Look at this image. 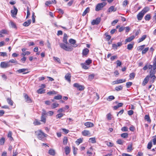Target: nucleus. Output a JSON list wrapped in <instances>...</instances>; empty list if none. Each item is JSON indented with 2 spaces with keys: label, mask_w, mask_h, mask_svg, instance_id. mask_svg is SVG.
I'll list each match as a JSON object with an SVG mask.
<instances>
[{
  "label": "nucleus",
  "mask_w": 156,
  "mask_h": 156,
  "mask_svg": "<svg viewBox=\"0 0 156 156\" xmlns=\"http://www.w3.org/2000/svg\"><path fill=\"white\" fill-rule=\"evenodd\" d=\"M155 71H151L150 72V75H148L149 78H150L151 79L150 81V83H153L156 80V77L154 75L155 73Z\"/></svg>",
  "instance_id": "1"
},
{
  "label": "nucleus",
  "mask_w": 156,
  "mask_h": 156,
  "mask_svg": "<svg viewBox=\"0 0 156 156\" xmlns=\"http://www.w3.org/2000/svg\"><path fill=\"white\" fill-rule=\"evenodd\" d=\"M59 45L62 48L66 51H71L73 49L72 47L71 46H67L64 43H60Z\"/></svg>",
  "instance_id": "2"
},
{
  "label": "nucleus",
  "mask_w": 156,
  "mask_h": 156,
  "mask_svg": "<svg viewBox=\"0 0 156 156\" xmlns=\"http://www.w3.org/2000/svg\"><path fill=\"white\" fill-rule=\"evenodd\" d=\"M36 133H37V134L38 139L41 140H42L45 137H46L47 135L45 134L41 130H38L35 132Z\"/></svg>",
  "instance_id": "3"
},
{
  "label": "nucleus",
  "mask_w": 156,
  "mask_h": 156,
  "mask_svg": "<svg viewBox=\"0 0 156 156\" xmlns=\"http://www.w3.org/2000/svg\"><path fill=\"white\" fill-rule=\"evenodd\" d=\"M106 3L105 2L98 4L95 7V11H98L101 10L106 5Z\"/></svg>",
  "instance_id": "4"
},
{
  "label": "nucleus",
  "mask_w": 156,
  "mask_h": 156,
  "mask_svg": "<svg viewBox=\"0 0 156 156\" xmlns=\"http://www.w3.org/2000/svg\"><path fill=\"white\" fill-rule=\"evenodd\" d=\"M47 113L44 109H42V112L41 113V117L40 121L45 123L46 121V118L47 117Z\"/></svg>",
  "instance_id": "5"
},
{
  "label": "nucleus",
  "mask_w": 156,
  "mask_h": 156,
  "mask_svg": "<svg viewBox=\"0 0 156 156\" xmlns=\"http://www.w3.org/2000/svg\"><path fill=\"white\" fill-rule=\"evenodd\" d=\"M16 72L19 73H22L23 74H24L29 73V72L27 69L23 68L19 69L16 71Z\"/></svg>",
  "instance_id": "6"
},
{
  "label": "nucleus",
  "mask_w": 156,
  "mask_h": 156,
  "mask_svg": "<svg viewBox=\"0 0 156 156\" xmlns=\"http://www.w3.org/2000/svg\"><path fill=\"white\" fill-rule=\"evenodd\" d=\"M12 66L9 62H2L0 64V66L1 68H6Z\"/></svg>",
  "instance_id": "7"
},
{
  "label": "nucleus",
  "mask_w": 156,
  "mask_h": 156,
  "mask_svg": "<svg viewBox=\"0 0 156 156\" xmlns=\"http://www.w3.org/2000/svg\"><path fill=\"white\" fill-rule=\"evenodd\" d=\"M101 20L100 18L98 17L95 20H93L91 22V24L93 25H98L99 24Z\"/></svg>",
  "instance_id": "8"
},
{
  "label": "nucleus",
  "mask_w": 156,
  "mask_h": 156,
  "mask_svg": "<svg viewBox=\"0 0 156 156\" xmlns=\"http://www.w3.org/2000/svg\"><path fill=\"white\" fill-rule=\"evenodd\" d=\"M18 12V10L15 7V6H13V9L11 11V12L12 14V16L13 17H15L16 15Z\"/></svg>",
  "instance_id": "9"
},
{
  "label": "nucleus",
  "mask_w": 156,
  "mask_h": 156,
  "mask_svg": "<svg viewBox=\"0 0 156 156\" xmlns=\"http://www.w3.org/2000/svg\"><path fill=\"white\" fill-rule=\"evenodd\" d=\"M69 42L73 47H77V45L75 44L76 41L75 40L73 39H70L69 40Z\"/></svg>",
  "instance_id": "10"
},
{
  "label": "nucleus",
  "mask_w": 156,
  "mask_h": 156,
  "mask_svg": "<svg viewBox=\"0 0 156 156\" xmlns=\"http://www.w3.org/2000/svg\"><path fill=\"white\" fill-rule=\"evenodd\" d=\"M71 74L69 73H67L65 76V78L66 80L69 83L71 82Z\"/></svg>",
  "instance_id": "11"
},
{
  "label": "nucleus",
  "mask_w": 156,
  "mask_h": 156,
  "mask_svg": "<svg viewBox=\"0 0 156 156\" xmlns=\"http://www.w3.org/2000/svg\"><path fill=\"white\" fill-rule=\"evenodd\" d=\"M89 52V50L87 48H85L82 51V55L83 57H86Z\"/></svg>",
  "instance_id": "12"
},
{
  "label": "nucleus",
  "mask_w": 156,
  "mask_h": 156,
  "mask_svg": "<svg viewBox=\"0 0 156 156\" xmlns=\"http://www.w3.org/2000/svg\"><path fill=\"white\" fill-rule=\"evenodd\" d=\"M144 15V14L143 13H142L141 11L140 12L137 16L138 20H141L142 19Z\"/></svg>",
  "instance_id": "13"
},
{
  "label": "nucleus",
  "mask_w": 156,
  "mask_h": 156,
  "mask_svg": "<svg viewBox=\"0 0 156 156\" xmlns=\"http://www.w3.org/2000/svg\"><path fill=\"white\" fill-rule=\"evenodd\" d=\"M85 126L87 127H92L94 126V124L90 122H86L84 123Z\"/></svg>",
  "instance_id": "14"
},
{
  "label": "nucleus",
  "mask_w": 156,
  "mask_h": 156,
  "mask_svg": "<svg viewBox=\"0 0 156 156\" xmlns=\"http://www.w3.org/2000/svg\"><path fill=\"white\" fill-rule=\"evenodd\" d=\"M135 37V36L134 35H132L130 37H128L125 40L126 43L130 42L133 40Z\"/></svg>",
  "instance_id": "15"
},
{
  "label": "nucleus",
  "mask_w": 156,
  "mask_h": 156,
  "mask_svg": "<svg viewBox=\"0 0 156 156\" xmlns=\"http://www.w3.org/2000/svg\"><path fill=\"white\" fill-rule=\"evenodd\" d=\"M24 97L26 100V101L27 103H31L32 102L31 100L27 94H25Z\"/></svg>",
  "instance_id": "16"
},
{
  "label": "nucleus",
  "mask_w": 156,
  "mask_h": 156,
  "mask_svg": "<svg viewBox=\"0 0 156 156\" xmlns=\"http://www.w3.org/2000/svg\"><path fill=\"white\" fill-rule=\"evenodd\" d=\"M149 80V76H147L144 79L143 83L142 85L143 86L145 85L148 82V81Z\"/></svg>",
  "instance_id": "17"
},
{
  "label": "nucleus",
  "mask_w": 156,
  "mask_h": 156,
  "mask_svg": "<svg viewBox=\"0 0 156 156\" xmlns=\"http://www.w3.org/2000/svg\"><path fill=\"white\" fill-rule=\"evenodd\" d=\"M31 20H29L25 22L23 24V25L24 27H27L29 26L31 23Z\"/></svg>",
  "instance_id": "18"
},
{
  "label": "nucleus",
  "mask_w": 156,
  "mask_h": 156,
  "mask_svg": "<svg viewBox=\"0 0 156 156\" xmlns=\"http://www.w3.org/2000/svg\"><path fill=\"white\" fill-rule=\"evenodd\" d=\"M80 65L82 67L85 69H89V66L85 63H82L80 64Z\"/></svg>",
  "instance_id": "19"
},
{
  "label": "nucleus",
  "mask_w": 156,
  "mask_h": 156,
  "mask_svg": "<svg viewBox=\"0 0 156 156\" xmlns=\"http://www.w3.org/2000/svg\"><path fill=\"white\" fill-rule=\"evenodd\" d=\"M82 134L83 136H86L90 135V133L89 131L84 130L82 131Z\"/></svg>",
  "instance_id": "20"
},
{
  "label": "nucleus",
  "mask_w": 156,
  "mask_h": 156,
  "mask_svg": "<svg viewBox=\"0 0 156 156\" xmlns=\"http://www.w3.org/2000/svg\"><path fill=\"white\" fill-rule=\"evenodd\" d=\"M67 38L68 37L67 34L65 33L64 34L63 41L64 43L67 44H68V42L67 41Z\"/></svg>",
  "instance_id": "21"
},
{
  "label": "nucleus",
  "mask_w": 156,
  "mask_h": 156,
  "mask_svg": "<svg viewBox=\"0 0 156 156\" xmlns=\"http://www.w3.org/2000/svg\"><path fill=\"white\" fill-rule=\"evenodd\" d=\"M149 10V8L147 7H145L141 11V12L143 13L144 15L146 12H147Z\"/></svg>",
  "instance_id": "22"
},
{
  "label": "nucleus",
  "mask_w": 156,
  "mask_h": 156,
  "mask_svg": "<svg viewBox=\"0 0 156 156\" xmlns=\"http://www.w3.org/2000/svg\"><path fill=\"white\" fill-rule=\"evenodd\" d=\"M133 144H129L127 148V152H130L133 150V149L132 148Z\"/></svg>",
  "instance_id": "23"
},
{
  "label": "nucleus",
  "mask_w": 156,
  "mask_h": 156,
  "mask_svg": "<svg viewBox=\"0 0 156 156\" xmlns=\"http://www.w3.org/2000/svg\"><path fill=\"white\" fill-rule=\"evenodd\" d=\"M116 11V9H115L114 6H110L108 9V11L110 12L112 11L115 12Z\"/></svg>",
  "instance_id": "24"
},
{
  "label": "nucleus",
  "mask_w": 156,
  "mask_h": 156,
  "mask_svg": "<svg viewBox=\"0 0 156 156\" xmlns=\"http://www.w3.org/2000/svg\"><path fill=\"white\" fill-rule=\"evenodd\" d=\"M147 37L146 35H143L141 37L139 38L138 40V43H140L142 41H143Z\"/></svg>",
  "instance_id": "25"
},
{
  "label": "nucleus",
  "mask_w": 156,
  "mask_h": 156,
  "mask_svg": "<svg viewBox=\"0 0 156 156\" xmlns=\"http://www.w3.org/2000/svg\"><path fill=\"white\" fill-rule=\"evenodd\" d=\"M65 152L66 155L68 154L70 152V149L68 146H66L65 148Z\"/></svg>",
  "instance_id": "26"
},
{
  "label": "nucleus",
  "mask_w": 156,
  "mask_h": 156,
  "mask_svg": "<svg viewBox=\"0 0 156 156\" xmlns=\"http://www.w3.org/2000/svg\"><path fill=\"white\" fill-rule=\"evenodd\" d=\"M85 88V87L84 85L79 84V91H83Z\"/></svg>",
  "instance_id": "27"
},
{
  "label": "nucleus",
  "mask_w": 156,
  "mask_h": 156,
  "mask_svg": "<svg viewBox=\"0 0 156 156\" xmlns=\"http://www.w3.org/2000/svg\"><path fill=\"white\" fill-rule=\"evenodd\" d=\"M48 154L50 155L54 156L55 154V151L52 149H50L48 151Z\"/></svg>",
  "instance_id": "28"
},
{
  "label": "nucleus",
  "mask_w": 156,
  "mask_h": 156,
  "mask_svg": "<svg viewBox=\"0 0 156 156\" xmlns=\"http://www.w3.org/2000/svg\"><path fill=\"white\" fill-rule=\"evenodd\" d=\"M123 88V86L122 85H120L115 87V89L117 91H119L122 90Z\"/></svg>",
  "instance_id": "29"
},
{
  "label": "nucleus",
  "mask_w": 156,
  "mask_h": 156,
  "mask_svg": "<svg viewBox=\"0 0 156 156\" xmlns=\"http://www.w3.org/2000/svg\"><path fill=\"white\" fill-rule=\"evenodd\" d=\"M89 11H90V8L89 7L87 8L86 9L84 10V12H83V13L82 14V16H84Z\"/></svg>",
  "instance_id": "30"
},
{
  "label": "nucleus",
  "mask_w": 156,
  "mask_h": 156,
  "mask_svg": "<svg viewBox=\"0 0 156 156\" xmlns=\"http://www.w3.org/2000/svg\"><path fill=\"white\" fill-rule=\"evenodd\" d=\"M133 44H128L127 45V49L129 50H131L133 48Z\"/></svg>",
  "instance_id": "31"
},
{
  "label": "nucleus",
  "mask_w": 156,
  "mask_h": 156,
  "mask_svg": "<svg viewBox=\"0 0 156 156\" xmlns=\"http://www.w3.org/2000/svg\"><path fill=\"white\" fill-rule=\"evenodd\" d=\"M8 62H9V63H15V64H17V62L16 60V59H11L10 60H9Z\"/></svg>",
  "instance_id": "32"
},
{
  "label": "nucleus",
  "mask_w": 156,
  "mask_h": 156,
  "mask_svg": "<svg viewBox=\"0 0 156 156\" xmlns=\"http://www.w3.org/2000/svg\"><path fill=\"white\" fill-rule=\"evenodd\" d=\"M115 98L113 96L111 95L108 96V97L107 98V100L108 101H111L114 99Z\"/></svg>",
  "instance_id": "33"
},
{
  "label": "nucleus",
  "mask_w": 156,
  "mask_h": 156,
  "mask_svg": "<svg viewBox=\"0 0 156 156\" xmlns=\"http://www.w3.org/2000/svg\"><path fill=\"white\" fill-rule=\"evenodd\" d=\"M7 101L8 103L11 105H12L13 102L9 98H8L7 99Z\"/></svg>",
  "instance_id": "34"
},
{
  "label": "nucleus",
  "mask_w": 156,
  "mask_h": 156,
  "mask_svg": "<svg viewBox=\"0 0 156 156\" xmlns=\"http://www.w3.org/2000/svg\"><path fill=\"white\" fill-rule=\"evenodd\" d=\"M124 142V141L120 139H118L116 141L117 143L120 145H122Z\"/></svg>",
  "instance_id": "35"
},
{
  "label": "nucleus",
  "mask_w": 156,
  "mask_h": 156,
  "mask_svg": "<svg viewBox=\"0 0 156 156\" xmlns=\"http://www.w3.org/2000/svg\"><path fill=\"white\" fill-rule=\"evenodd\" d=\"M151 18V16L150 14H147L144 17L145 20H146L147 21L149 20H150Z\"/></svg>",
  "instance_id": "36"
},
{
  "label": "nucleus",
  "mask_w": 156,
  "mask_h": 156,
  "mask_svg": "<svg viewBox=\"0 0 156 156\" xmlns=\"http://www.w3.org/2000/svg\"><path fill=\"white\" fill-rule=\"evenodd\" d=\"M34 125L36 126L40 125L41 123L39 121H38L37 119H35L34 122Z\"/></svg>",
  "instance_id": "37"
},
{
  "label": "nucleus",
  "mask_w": 156,
  "mask_h": 156,
  "mask_svg": "<svg viewBox=\"0 0 156 156\" xmlns=\"http://www.w3.org/2000/svg\"><path fill=\"white\" fill-rule=\"evenodd\" d=\"M128 133H123L121 134V136L124 138H126L128 136Z\"/></svg>",
  "instance_id": "38"
},
{
  "label": "nucleus",
  "mask_w": 156,
  "mask_h": 156,
  "mask_svg": "<svg viewBox=\"0 0 156 156\" xmlns=\"http://www.w3.org/2000/svg\"><path fill=\"white\" fill-rule=\"evenodd\" d=\"M30 54V52L29 51H27L26 52H24L23 53H22L21 55L22 56H25L26 55H29Z\"/></svg>",
  "instance_id": "39"
},
{
  "label": "nucleus",
  "mask_w": 156,
  "mask_h": 156,
  "mask_svg": "<svg viewBox=\"0 0 156 156\" xmlns=\"http://www.w3.org/2000/svg\"><path fill=\"white\" fill-rule=\"evenodd\" d=\"M89 142L92 143H96L95 138L93 137L90 138L89 140Z\"/></svg>",
  "instance_id": "40"
},
{
  "label": "nucleus",
  "mask_w": 156,
  "mask_h": 156,
  "mask_svg": "<svg viewBox=\"0 0 156 156\" xmlns=\"http://www.w3.org/2000/svg\"><path fill=\"white\" fill-rule=\"evenodd\" d=\"M62 98V96L58 94L57 96H55L54 97V99L56 100H60Z\"/></svg>",
  "instance_id": "41"
},
{
  "label": "nucleus",
  "mask_w": 156,
  "mask_h": 156,
  "mask_svg": "<svg viewBox=\"0 0 156 156\" xmlns=\"http://www.w3.org/2000/svg\"><path fill=\"white\" fill-rule=\"evenodd\" d=\"M144 119L145 120H146L148 122H151V120L148 115H146L145 116Z\"/></svg>",
  "instance_id": "42"
},
{
  "label": "nucleus",
  "mask_w": 156,
  "mask_h": 156,
  "mask_svg": "<svg viewBox=\"0 0 156 156\" xmlns=\"http://www.w3.org/2000/svg\"><path fill=\"white\" fill-rule=\"evenodd\" d=\"M5 142V139L2 137L0 139V144L1 145H3Z\"/></svg>",
  "instance_id": "43"
},
{
  "label": "nucleus",
  "mask_w": 156,
  "mask_h": 156,
  "mask_svg": "<svg viewBox=\"0 0 156 156\" xmlns=\"http://www.w3.org/2000/svg\"><path fill=\"white\" fill-rule=\"evenodd\" d=\"M73 153L74 155H75L77 154V148H76L74 146H73Z\"/></svg>",
  "instance_id": "44"
},
{
  "label": "nucleus",
  "mask_w": 156,
  "mask_h": 156,
  "mask_svg": "<svg viewBox=\"0 0 156 156\" xmlns=\"http://www.w3.org/2000/svg\"><path fill=\"white\" fill-rule=\"evenodd\" d=\"M12 133L11 131H9L8 134V137L10 138V140H13V138L12 137Z\"/></svg>",
  "instance_id": "45"
},
{
  "label": "nucleus",
  "mask_w": 156,
  "mask_h": 156,
  "mask_svg": "<svg viewBox=\"0 0 156 156\" xmlns=\"http://www.w3.org/2000/svg\"><path fill=\"white\" fill-rule=\"evenodd\" d=\"M57 94V92L55 91H50L47 92V94L49 95H51L52 94Z\"/></svg>",
  "instance_id": "46"
},
{
  "label": "nucleus",
  "mask_w": 156,
  "mask_h": 156,
  "mask_svg": "<svg viewBox=\"0 0 156 156\" xmlns=\"http://www.w3.org/2000/svg\"><path fill=\"white\" fill-rule=\"evenodd\" d=\"M92 61L90 59H88L85 61V63L87 64V65H89L92 62Z\"/></svg>",
  "instance_id": "47"
},
{
  "label": "nucleus",
  "mask_w": 156,
  "mask_h": 156,
  "mask_svg": "<svg viewBox=\"0 0 156 156\" xmlns=\"http://www.w3.org/2000/svg\"><path fill=\"white\" fill-rule=\"evenodd\" d=\"M68 141V140L67 137H64L63 140V144L66 145L67 144Z\"/></svg>",
  "instance_id": "48"
},
{
  "label": "nucleus",
  "mask_w": 156,
  "mask_h": 156,
  "mask_svg": "<svg viewBox=\"0 0 156 156\" xmlns=\"http://www.w3.org/2000/svg\"><path fill=\"white\" fill-rule=\"evenodd\" d=\"M118 81V83H120L125 82L126 81V79H120L119 80H117Z\"/></svg>",
  "instance_id": "49"
},
{
  "label": "nucleus",
  "mask_w": 156,
  "mask_h": 156,
  "mask_svg": "<svg viewBox=\"0 0 156 156\" xmlns=\"http://www.w3.org/2000/svg\"><path fill=\"white\" fill-rule=\"evenodd\" d=\"M95 75L94 74H92L91 75H89L88 76V79L89 80H92L94 78Z\"/></svg>",
  "instance_id": "50"
},
{
  "label": "nucleus",
  "mask_w": 156,
  "mask_h": 156,
  "mask_svg": "<svg viewBox=\"0 0 156 156\" xmlns=\"http://www.w3.org/2000/svg\"><path fill=\"white\" fill-rule=\"evenodd\" d=\"M149 48H144V50H143L142 52V54H145L148 50Z\"/></svg>",
  "instance_id": "51"
},
{
  "label": "nucleus",
  "mask_w": 156,
  "mask_h": 156,
  "mask_svg": "<svg viewBox=\"0 0 156 156\" xmlns=\"http://www.w3.org/2000/svg\"><path fill=\"white\" fill-rule=\"evenodd\" d=\"M117 58V56L116 55L112 56L110 57V59L111 61H113L115 59Z\"/></svg>",
  "instance_id": "52"
},
{
  "label": "nucleus",
  "mask_w": 156,
  "mask_h": 156,
  "mask_svg": "<svg viewBox=\"0 0 156 156\" xmlns=\"http://www.w3.org/2000/svg\"><path fill=\"white\" fill-rule=\"evenodd\" d=\"M128 128L126 126H124L121 128V130L122 131L126 132L128 131Z\"/></svg>",
  "instance_id": "53"
},
{
  "label": "nucleus",
  "mask_w": 156,
  "mask_h": 156,
  "mask_svg": "<svg viewBox=\"0 0 156 156\" xmlns=\"http://www.w3.org/2000/svg\"><path fill=\"white\" fill-rule=\"evenodd\" d=\"M44 90L42 89H39L37 90V93L38 94H43L44 93Z\"/></svg>",
  "instance_id": "54"
},
{
  "label": "nucleus",
  "mask_w": 156,
  "mask_h": 156,
  "mask_svg": "<svg viewBox=\"0 0 156 156\" xmlns=\"http://www.w3.org/2000/svg\"><path fill=\"white\" fill-rule=\"evenodd\" d=\"M153 63V69L152 71H155V69H156V61H154Z\"/></svg>",
  "instance_id": "55"
},
{
  "label": "nucleus",
  "mask_w": 156,
  "mask_h": 156,
  "mask_svg": "<svg viewBox=\"0 0 156 156\" xmlns=\"http://www.w3.org/2000/svg\"><path fill=\"white\" fill-rule=\"evenodd\" d=\"M132 82H128L126 83V86L127 88H129L132 84Z\"/></svg>",
  "instance_id": "56"
},
{
  "label": "nucleus",
  "mask_w": 156,
  "mask_h": 156,
  "mask_svg": "<svg viewBox=\"0 0 156 156\" xmlns=\"http://www.w3.org/2000/svg\"><path fill=\"white\" fill-rule=\"evenodd\" d=\"M152 146V144L151 142L148 143L147 146V148L148 149H151Z\"/></svg>",
  "instance_id": "57"
},
{
  "label": "nucleus",
  "mask_w": 156,
  "mask_h": 156,
  "mask_svg": "<svg viewBox=\"0 0 156 156\" xmlns=\"http://www.w3.org/2000/svg\"><path fill=\"white\" fill-rule=\"evenodd\" d=\"M116 63L117 64V66H120L122 65V63H121V62L119 60H117L116 61Z\"/></svg>",
  "instance_id": "58"
},
{
  "label": "nucleus",
  "mask_w": 156,
  "mask_h": 156,
  "mask_svg": "<svg viewBox=\"0 0 156 156\" xmlns=\"http://www.w3.org/2000/svg\"><path fill=\"white\" fill-rule=\"evenodd\" d=\"M53 58L54 60L56 61L57 62H58L60 63V60L59 58L57 57H53Z\"/></svg>",
  "instance_id": "59"
},
{
  "label": "nucleus",
  "mask_w": 156,
  "mask_h": 156,
  "mask_svg": "<svg viewBox=\"0 0 156 156\" xmlns=\"http://www.w3.org/2000/svg\"><path fill=\"white\" fill-rule=\"evenodd\" d=\"M53 107H52V108H55L56 107H58L59 106V104H56L55 103H54L52 104Z\"/></svg>",
  "instance_id": "60"
},
{
  "label": "nucleus",
  "mask_w": 156,
  "mask_h": 156,
  "mask_svg": "<svg viewBox=\"0 0 156 156\" xmlns=\"http://www.w3.org/2000/svg\"><path fill=\"white\" fill-rule=\"evenodd\" d=\"M0 55L3 57L7 56V53L5 52H0Z\"/></svg>",
  "instance_id": "61"
},
{
  "label": "nucleus",
  "mask_w": 156,
  "mask_h": 156,
  "mask_svg": "<svg viewBox=\"0 0 156 156\" xmlns=\"http://www.w3.org/2000/svg\"><path fill=\"white\" fill-rule=\"evenodd\" d=\"M111 115L110 113H108L107 115V117L108 120H111L112 119Z\"/></svg>",
  "instance_id": "62"
},
{
  "label": "nucleus",
  "mask_w": 156,
  "mask_h": 156,
  "mask_svg": "<svg viewBox=\"0 0 156 156\" xmlns=\"http://www.w3.org/2000/svg\"><path fill=\"white\" fill-rule=\"evenodd\" d=\"M124 110L123 109H122L121 111H120L117 114V115L118 117L119 116V115H120L122 114L123 112H124Z\"/></svg>",
  "instance_id": "63"
},
{
  "label": "nucleus",
  "mask_w": 156,
  "mask_h": 156,
  "mask_svg": "<svg viewBox=\"0 0 156 156\" xmlns=\"http://www.w3.org/2000/svg\"><path fill=\"white\" fill-rule=\"evenodd\" d=\"M64 114H63L62 113H60L59 114H58L56 115V117L57 118H60L61 117H62L63 115Z\"/></svg>",
  "instance_id": "64"
}]
</instances>
